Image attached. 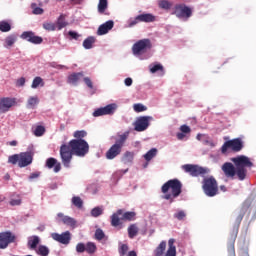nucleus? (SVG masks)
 Masks as SVG:
<instances>
[{
	"instance_id": "7",
	"label": "nucleus",
	"mask_w": 256,
	"mask_h": 256,
	"mask_svg": "<svg viewBox=\"0 0 256 256\" xmlns=\"http://www.w3.org/2000/svg\"><path fill=\"white\" fill-rule=\"evenodd\" d=\"M182 169L185 173H189L191 177H205V175H209V173H211L209 168L195 164H185L182 166Z\"/></svg>"
},
{
	"instance_id": "51",
	"label": "nucleus",
	"mask_w": 256,
	"mask_h": 256,
	"mask_svg": "<svg viewBox=\"0 0 256 256\" xmlns=\"http://www.w3.org/2000/svg\"><path fill=\"white\" fill-rule=\"evenodd\" d=\"M159 7H160V9H171V4L167 0H160Z\"/></svg>"
},
{
	"instance_id": "22",
	"label": "nucleus",
	"mask_w": 256,
	"mask_h": 256,
	"mask_svg": "<svg viewBox=\"0 0 256 256\" xmlns=\"http://www.w3.org/2000/svg\"><path fill=\"white\" fill-rule=\"evenodd\" d=\"M168 250L165 256H177V247H175V239L171 238L168 241Z\"/></svg>"
},
{
	"instance_id": "49",
	"label": "nucleus",
	"mask_w": 256,
	"mask_h": 256,
	"mask_svg": "<svg viewBox=\"0 0 256 256\" xmlns=\"http://www.w3.org/2000/svg\"><path fill=\"white\" fill-rule=\"evenodd\" d=\"M185 217H187V213H185V211L183 210H180L174 214V218L177 219L178 221H183Z\"/></svg>"
},
{
	"instance_id": "59",
	"label": "nucleus",
	"mask_w": 256,
	"mask_h": 256,
	"mask_svg": "<svg viewBox=\"0 0 256 256\" xmlns=\"http://www.w3.org/2000/svg\"><path fill=\"white\" fill-rule=\"evenodd\" d=\"M17 87H23L25 85V77H21L16 82Z\"/></svg>"
},
{
	"instance_id": "56",
	"label": "nucleus",
	"mask_w": 256,
	"mask_h": 256,
	"mask_svg": "<svg viewBox=\"0 0 256 256\" xmlns=\"http://www.w3.org/2000/svg\"><path fill=\"white\" fill-rule=\"evenodd\" d=\"M68 35L72 38L75 39L77 41V39H79V37H81V35H79V33L75 32V31H69Z\"/></svg>"
},
{
	"instance_id": "24",
	"label": "nucleus",
	"mask_w": 256,
	"mask_h": 256,
	"mask_svg": "<svg viewBox=\"0 0 256 256\" xmlns=\"http://www.w3.org/2000/svg\"><path fill=\"white\" fill-rule=\"evenodd\" d=\"M138 17L140 19V23H154V21H156L155 15L151 13H143L138 15Z\"/></svg>"
},
{
	"instance_id": "42",
	"label": "nucleus",
	"mask_w": 256,
	"mask_h": 256,
	"mask_svg": "<svg viewBox=\"0 0 256 256\" xmlns=\"http://www.w3.org/2000/svg\"><path fill=\"white\" fill-rule=\"evenodd\" d=\"M73 137L75 139H85V137H87V131L77 130V131L74 132Z\"/></svg>"
},
{
	"instance_id": "47",
	"label": "nucleus",
	"mask_w": 256,
	"mask_h": 256,
	"mask_svg": "<svg viewBox=\"0 0 256 256\" xmlns=\"http://www.w3.org/2000/svg\"><path fill=\"white\" fill-rule=\"evenodd\" d=\"M43 29L46 31H55L57 29V25L55 23L45 22L43 24Z\"/></svg>"
},
{
	"instance_id": "10",
	"label": "nucleus",
	"mask_w": 256,
	"mask_h": 256,
	"mask_svg": "<svg viewBox=\"0 0 256 256\" xmlns=\"http://www.w3.org/2000/svg\"><path fill=\"white\" fill-rule=\"evenodd\" d=\"M174 15L178 19H189L193 15V9L185 4H177L174 8Z\"/></svg>"
},
{
	"instance_id": "40",
	"label": "nucleus",
	"mask_w": 256,
	"mask_h": 256,
	"mask_svg": "<svg viewBox=\"0 0 256 256\" xmlns=\"http://www.w3.org/2000/svg\"><path fill=\"white\" fill-rule=\"evenodd\" d=\"M157 71H160L162 73V75H163L165 73L163 65L155 64V65L150 66V72L151 73H157Z\"/></svg>"
},
{
	"instance_id": "17",
	"label": "nucleus",
	"mask_w": 256,
	"mask_h": 256,
	"mask_svg": "<svg viewBox=\"0 0 256 256\" xmlns=\"http://www.w3.org/2000/svg\"><path fill=\"white\" fill-rule=\"evenodd\" d=\"M51 237L54 241L62 243V245H69L71 242V232L69 231L63 232L62 234L52 233Z\"/></svg>"
},
{
	"instance_id": "34",
	"label": "nucleus",
	"mask_w": 256,
	"mask_h": 256,
	"mask_svg": "<svg viewBox=\"0 0 256 256\" xmlns=\"http://www.w3.org/2000/svg\"><path fill=\"white\" fill-rule=\"evenodd\" d=\"M17 41L16 35H10L6 37L4 47H13L15 45V42Z\"/></svg>"
},
{
	"instance_id": "5",
	"label": "nucleus",
	"mask_w": 256,
	"mask_h": 256,
	"mask_svg": "<svg viewBox=\"0 0 256 256\" xmlns=\"http://www.w3.org/2000/svg\"><path fill=\"white\" fill-rule=\"evenodd\" d=\"M127 139H129V132L118 134L115 137V143L105 153L106 159L113 161V159L119 157V154L123 151V147H125V143H127Z\"/></svg>"
},
{
	"instance_id": "41",
	"label": "nucleus",
	"mask_w": 256,
	"mask_h": 256,
	"mask_svg": "<svg viewBox=\"0 0 256 256\" xmlns=\"http://www.w3.org/2000/svg\"><path fill=\"white\" fill-rule=\"evenodd\" d=\"M19 159H20V154L11 155L8 158V163H11V165H17L18 163V167H19Z\"/></svg>"
},
{
	"instance_id": "55",
	"label": "nucleus",
	"mask_w": 256,
	"mask_h": 256,
	"mask_svg": "<svg viewBox=\"0 0 256 256\" xmlns=\"http://www.w3.org/2000/svg\"><path fill=\"white\" fill-rule=\"evenodd\" d=\"M84 83H85V85H87V87L89 89H93V82L91 81V78L85 77L84 78Z\"/></svg>"
},
{
	"instance_id": "54",
	"label": "nucleus",
	"mask_w": 256,
	"mask_h": 256,
	"mask_svg": "<svg viewBox=\"0 0 256 256\" xmlns=\"http://www.w3.org/2000/svg\"><path fill=\"white\" fill-rule=\"evenodd\" d=\"M180 131L181 133H184L185 135H187L188 133H191V128L187 125H182L180 127Z\"/></svg>"
},
{
	"instance_id": "58",
	"label": "nucleus",
	"mask_w": 256,
	"mask_h": 256,
	"mask_svg": "<svg viewBox=\"0 0 256 256\" xmlns=\"http://www.w3.org/2000/svg\"><path fill=\"white\" fill-rule=\"evenodd\" d=\"M40 176H41V172H33L30 174L29 179L31 181L33 179H38V177H40Z\"/></svg>"
},
{
	"instance_id": "64",
	"label": "nucleus",
	"mask_w": 256,
	"mask_h": 256,
	"mask_svg": "<svg viewBox=\"0 0 256 256\" xmlns=\"http://www.w3.org/2000/svg\"><path fill=\"white\" fill-rule=\"evenodd\" d=\"M126 256H137V252L135 250L129 251Z\"/></svg>"
},
{
	"instance_id": "9",
	"label": "nucleus",
	"mask_w": 256,
	"mask_h": 256,
	"mask_svg": "<svg viewBox=\"0 0 256 256\" xmlns=\"http://www.w3.org/2000/svg\"><path fill=\"white\" fill-rule=\"evenodd\" d=\"M151 47H153V44L150 39H142L133 45L132 51L134 55H143V53H147Z\"/></svg>"
},
{
	"instance_id": "43",
	"label": "nucleus",
	"mask_w": 256,
	"mask_h": 256,
	"mask_svg": "<svg viewBox=\"0 0 256 256\" xmlns=\"http://www.w3.org/2000/svg\"><path fill=\"white\" fill-rule=\"evenodd\" d=\"M107 10V0H99L98 11L99 13H105Z\"/></svg>"
},
{
	"instance_id": "11",
	"label": "nucleus",
	"mask_w": 256,
	"mask_h": 256,
	"mask_svg": "<svg viewBox=\"0 0 256 256\" xmlns=\"http://www.w3.org/2000/svg\"><path fill=\"white\" fill-rule=\"evenodd\" d=\"M153 120L151 116H141L134 123V130L139 133L146 131L149 127V122Z\"/></svg>"
},
{
	"instance_id": "13",
	"label": "nucleus",
	"mask_w": 256,
	"mask_h": 256,
	"mask_svg": "<svg viewBox=\"0 0 256 256\" xmlns=\"http://www.w3.org/2000/svg\"><path fill=\"white\" fill-rule=\"evenodd\" d=\"M17 105V100L11 97L0 98V113H7L10 111L11 107Z\"/></svg>"
},
{
	"instance_id": "29",
	"label": "nucleus",
	"mask_w": 256,
	"mask_h": 256,
	"mask_svg": "<svg viewBox=\"0 0 256 256\" xmlns=\"http://www.w3.org/2000/svg\"><path fill=\"white\" fill-rule=\"evenodd\" d=\"M39 236H32L28 240V247L29 249H37V246L39 245Z\"/></svg>"
},
{
	"instance_id": "4",
	"label": "nucleus",
	"mask_w": 256,
	"mask_h": 256,
	"mask_svg": "<svg viewBox=\"0 0 256 256\" xmlns=\"http://www.w3.org/2000/svg\"><path fill=\"white\" fill-rule=\"evenodd\" d=\"M183 184L179 179H171L164 183L161 187L163 193L162 199L174 203L175 199L183 192Z\"/></svg>"
},
{
	"instance_id": "37",
	"label": "nucleus",
	"mask_w": 256,
	"mask_h": 256,
	"mask_svg": "<svg viewBox=\"0 0 256 256\" xmlns=\"http://www.w3.org/2000/svg\"><path fill=\"white\" fill-rule=\"evenodd\" d=\"M37 255L40 256H48L49 255V248L45 245H40L36 251Z\"/></svg>"
},
{
	"instance_id": "45",
	"label": "nucleus",
	"mask_w": 256,
	"mask_h": 256,
	"mask_svg": "<svg viewBox=\"0 0 256 256\" xmlns=\"http://www.w3.org/2000/svg\"><path fill=\"white\" fill-rule=\"evenodd\" d=\"M95 239L97 241H103L105 239V232L101 230V228L96 229L95 231Z\"/></svg>"
},
{
	"instance_id": "19",
	"label": "nucleus",
	"mask_w": 256,
	"mask_h": 256,
	"mask_svg": "<svg viewBox=\"0 0 256 256\" xmlns=\"http://www.w3.org/2000/svg\"><path fill=\"white\" fill-rule=\"evenodd\" d=\"M46 167L48 169H53L54 167V173H59V171H61V162H58L57 159L51 157L46 160Z\"/></svg>"
},
{
	"instance_id": "35",
	"label": "nucleus",
	"mask_w": 256,
	"mask_h": 256,
	"mask_svg": "<svg viewBox=\"0 0 256 256\" xmlns=\"http://www.w3.org/2000/svg\"><path fill=\"white\" fill-rule=\"evenodd\" d=\"M157 156V148L150 149L145 155L144 159L145 161H151L154 157Z\"/></svg>"
},
{
	"instance_id": "20",
	"label": "nucleus",
	"mask_w": 256,
	"mask_h": 256,
	"mask_svg": "<svg viewBox=\"0 0 256 256\" xmlns=\"http://www.w3.org/2000/svg\"><path fill=\"white\" fill-rule=\"evenodd\" d=\"M57 217L61 219L64 225H68L69 227H75L77 225V221H75V219L69 216H65L63 213H58Z\"/></svg>"
},
{
	"instance_id": "63",
	"label": "nucleus",
	"mask_w": 256,
	"mask_h": 256,
	"mask_svg": "<svg viewBox=\"0 0 256 256\" xmlns=\"http://www.w3.org/2000/svg\"><path fill=\"white\" fill-rule=\"evenodd\" d=\"M176 137H177V139H179V141H182V139H185V133H183V132H178V133L176 134Z\"/></svg>"
},
{
	"instance_id": "18",
	"label": "nucleus",
	"mask_w": 256,
	"mask_h": 256,
	"mask_svg": "<svg viewBox=\"0 0 256 256\" xmlns=\"http://www.w3.org/2000/svg\"><path fill=\"white\" fill-rule=\"evenodd\" d=\"M115 22L113 20H108L104 24H101L97 30V35H107L108 32L113 29Z\"/></svg>"
},
{
	"instance_id": "26",
	"label": "nucleus",
	"mask_w": 256,
	"mask_h": 256,
	"mask_svg": "<svg viewBox=\"0 0 256 256\" xmlns=\"http://www.w3.org/2000/svg\"><path fill=\"white\" fill-rule=\"evenodd\" d=\"M166 249H167V242L166 241L160 242V244L154 250V256H164Z\"/></svg>"
},
{
	"instance_id": "39",
	"label": "nucleus",
	"mask_w": 256,
	"mask_h": 256,
	"mask_svg": "<svg viewBox=\"0 0 256 256\" xmlns=\"http://www.w3.org/2000/svg\"><path fill=\"white\" fill-rule=\"evenodd\" d=\"M86 251L89 253V255H93L97 251V245L93 242H88L86 244Z\"/></svg>"
},
{
	"instance_id": "14",
	"label": "nucleus",
	"mask_w": 256,
	"mask_h": 256,
	"mask_svg": "<svg viewBox=\"0 0 256 256\" xmlns=\"http://www.w3.org/2000/svg\"><path fill=\"white\" fill-rule=\"evenodd\" d=\"M117 109V104H108L105 107L98 108L93 112V117H103V115H113Z\"/></svg>"
},
{
	"instance_id": "15",
	"label": "nucleus",
	"mask_w": 256,
	"mask_h": 256,
	"mask_svg": "<svg viewBox=\"0 0 256 256\" xmlns=\"http://www.w3.org/2000/svg\"><path fill=\"white\" fill-rule=\"evenodd\" d=\"M35 153L33 151H27L20 153V159H19V167H29L31 163H33V156Z\"/></svg>"
},
{
	"instance_id": "60",
	"label": "nucleus",
	"mask_w": 256,
	"mask_h": 256,
	"mask_svg": "<svg viewBox=\"0 0 256 256\" xmlns=\"http://www.w3.org/2000/svg\"><path fill=\"white\" fill-rule=\"evenodd\" d=\"M33 14L34 15H43V8H41V7L34 8Z\"/></svg>"
},
{
	"instance_id": "36",
	"label": "nucleus",
	"mask_w": 256,
	"mask_h": 256,
	"mask_svg": "<svg viewBox=\"0 0 256 256\" xmlns=\"http://www.w3.org/2000/svg\"><path fill=\"white\" fill-rule=\"evenodd\" d=\"M72 204L77 209H83V200L79 196L72 197Z\"/></svg>"
},
{
	"instance_id": "6",
	"label": "nucleus",
	"mask_w": 256,
	"mask_h": 256,
	"mask_svg": "<svg viewBox=\"0 0 256 256\" xmlns=\"http://www.w3.org/2000/svg\"><path fill=\"white\" fill-rule=\"evenodd\" d=\"M202 189L207 197L219 195V184L214 176L205 177L202 181Z\"/></svg>"
},
{
	"instance_id": "28",
	"label": "nucleus",
	"mask_w": 256,
	"mask_h": 256,
	"mask_svg": "<svg viewBox=\"0 0 256 256\" xmlns=\"http://www.w3.org/2000/svg\"><path fill=\"white\" fill-rule=\"evenodd\" d=\"M37 87H45V82L43 81V78H41L40 76H36L32 81L31 88L37 89Z\"/></svg>"
},
{
	"instance_id": "2",
	"label": "nucleus",
	"mask_w": 256,
	"mask_h": 256,
	"mask_svg": "<svg viewBox=\"0 0 256 256\" xmlns=\"http://www.w3.org/2000/svg\"><path fill=\"white\" fill-rule=\"evenodd\" d=\"M231 162H225L222 165V171L225 177L235 179V175L239 181H245L247 179V168L253 167L251 159L245 155H240L231 159ZM234 163V165H233Z\"/></svg>"
},
{
	"instance_id": "38",
	"label": "nucleus",
	"mask_w": 256,
	"mask_h": 256,
	"mask_svg": "<svg viewBox=\"0 0 256 256\" xmlns=\"http://www.w3.org/2000/svg\"><path fill=\"white\" fill-rule=\"evenodd\" d=\"M0 31H2V33H8V31H11V24H9L7 21H1Z\"/></svg>"
},
{
	"instance_id": "62",
	"label": "nucleus",
	"mask_w": 256,
	"mask_h": 256,
	"mask_svg": "<svg viewBox=\"0 0 256 256\" xmlns=\"http://www.w3.org/2000/svg\"><path fill=\"white\" fill-rule=\"evenodd\" d=\"M124 83H125L126 87H131V85H133V79H131V78H126V79L124 80Z\"/></svg>"
},
{
	"instance_id": "61",
	"label": "nucleus",
	"mask_w": 256,
	"mask_h": 256,
	"mask_svg": "<svg viewBox=\"0 0 256 256\" xmlns=\"http://www.w3.org/2000/svg\"><path fill=\"white\" fill-rule=\"evenodd\" d=\"M10 205H12V207H15L17 205H21V199H12L10 201Z\"/></svg>"
},
{
	"instance_id": "12",
	"label": "nucleus",
	"mask_w": 256,
	"mask_h": 256,
	"mask_svg": "<svg viewBox=\"0 0 256 256\" xmlns=\"http://www.w3.org/2000/svg\"><path fill=\"white\" fill-rule=\"evenodd\" d=\"M20 37L33 45H41V43H43V37L35 35V32L33 31H24Z\"/></svg>"
},
{
	"instance_id": "23",
	"label": "nucleus",
	"mask_w": 256,
	"mask_h": 256,
	"mask_svg": "<svg viewBox=\"0 0 256 256\" xmlns=\"http://www.w3.org/2000/svg\"><path fill=\"white\" fill-rule=\"evenodd\" d=\"M82 77L83 72L72 73L68 76V83H70V85H77V83L81 81Z\"/></svg>"
},
{
	"instance_id": "53",
	"label": "nucleus",
	"mask_w": 256,
	"mask_h": 256,
	"mask_svg": "<svg viewBox=\"0 0 256 256\" xmlns=\"http://www.w3.org/2000/svg\"><path fill=\"white\" fill-rule=\"evenodd\" d=\"M76 251H77V253H85L86 245H84L83 243H78L76 245Z\"/></svg>"
},
{
	"instance_id": "25",
	"label": "nucleus",
	"mask_w": 256,
	"mask_h": 256,
	"mask_svg": "<svg viewBox=\"0 0 256 256\" xmlns=\"http://www.w3.org/2000/svg\"><path fill=\"white\" fill-rule=\"evenodd\" d=\"M66 15L65 14H61L57 21H56V27L58 29V31H61V29H65V27H67V25H69V22L65 20Z\"/></svg>"
},
{
	"instance_id": "31",
	"label": "nucleus",
	"mask_w": 256,
	"mask_h": 256,
	"mask_svg": "<svg viewBox=\"0 0 256 256\" xmlns=\"http://www.w3.org/2000/svg\"><path fill=\"white\" fill-rule=\"evenodd\" d=\"M137 213L135 212H123L121 216V221H135Z\"/></svg>"
},
{
	"instance_id": "44",
	"label": "nucleus",
	"mask_w": 256,
	"mask_h": 256,
	"mask_svg": "<svg viewBox=\"0 0 256 256\" xmlns=\"http://www.w3.org/2000/svg\"><path fill=\"white\" fill-rule=\"evenodd\" d=\"M34 135L36 137H43V135H45V127L37 126L34 130Z\"/></svg>"
},
{
	"instance_id": "27",
	"label": "nucleus",
	"mask_w": 256,
	"mask_h": 256,
	"mask_svg": "<svg viewBox=\"0 0 256 256\" xmlns=\"http://www.w3.org/2000/svg\"><path fill=\"white\" fill-rule=\"evenodd\" d=\"M139 235V226L137 224H131L128 227V237L129 239H135Z\"/></svg>"
},
{
	"instance_id": "16",
	"label": "nucleus",
	"mask_w": 256,
	"mask_h": 256,
	"mask_svg": "<svg viewBox=\"0 0 256 256\" xmlns=\"http://www.w3.org/2000/svg\"><path fill=\"white\" fill-rule=\"evenodd\" d=\"M9 243H15V235L11 232L0 233V249H7Z\"/></svg>"
},
{
	"instance_id": "50",
	"label": "nucleus",
	"mask_w": 256,
	"mask_h": 256,
	"mask_svg": "<svg viewBox=\"0 0 256 256\" xmlns=\"http://www.w3.org/2000/svg\"><path fill=\"white\" fill-rule=\"evenodd\" d=\"M92 217H99L103 215V209L101 207H95L91 210Z\"/></svg>"
},
{
	"instance_id": "30",
	"label": "nucleus",
	"mask_w": 256,
	"mask_h": 256,
	"mask_svg": "<svg viewBox=\"0 0 256 256\" xmlns=\"http://www.w3.org/2000/svg\"><path fill=\"white\" fill-rule=\"evenodd\" d=\"M97 41L95 37L90 36L83 41L84 49H93V44Z\"/></svg>"
},
{
	"instance_id": "46",
	"label": "nucleus",
	"mask_w": 256,
	"mask_h": 256,
	"mask_svg": "<svg viewBox=\"0 0 256 256\" xmlns=\"http://www.w3.org/2000/svg\"><path fill=\"white\" fill-rule=\"evenodd\" d=\"M133 109L136 113H143V111H147V107L141 103L134 104Z\"/></svg>"
},
{
	"instance_id": "32",
	"label": "nucleus",
	"mask_w": 256,
	"mask_h": 256,
	"mask_svg": "<svg viewBox=\"0 0 256 256\" xmlns=\"http://www.w3.org/2000/svg\"><path fill=\"white\" fill-rule=\"evenodd\" d=\"M135 157V154L133 152L127 151L124 153L122 157L123 163H133V159Z\"/></svg>"
},
{
	"instance_id": "48",
	"label": "nucleus",
	"mask_w": 256,
	"mask_h": 256,
	"mask_svg": "<svg viewBox=\"0 0 256 256\" xmlns=\"http://www.w3.org/2000/svg\"><path fill=\"white\" fill-rule=\"evenodd\" d=\"M139 23H141L139 16H136L135 18H130L128 20V27H135V25H139Z\"/></svg>"
},
{
	"instance_id": "52",
	"label": "nucleus",
	"mask_w": 256,
	"mask_h": 256,
	"mask_svg": "<svg viewBox=\"0 0 256 256\" xmlns=\"http://www.w3.org/2000/svg\"><path fill=\"white\" fill-rule=\"evenodd\" d=\"M127 251H129V246L127 244H122L119 248V255L125 256L127 255Z\"/></svg>"
},
{
	"instance_id": "3",
	"label": "nucleus",
	"mask_w": 256,
	"mask_h": 256,
	"mask_svg": "<svg viewBox=\"0 0 256 256\" xmlns=\"http://www.w3.org/2000/svg\"><path fill=\"white\" fill-rule=\"evenodd\" d=\"M254 197L247 198L242 206L236 211V219L235 225L232 231L231 240L228 245V256H235V239H237V235L239 233V227L241 226V221H243V217L247 214L249 209H251V205H253Z\"/></svg>"
},
{
	"instance_id": "57",
	"label": "nucleus",
	"mask_w": 256,
	"mask_h": 256,
	"mask_svg": "<svg viewBox=\"0 0 256 256\" xmlns=\"http://www.w3.org/2000/svg\"><path fill=\"white\" fill-rule=\"evenodd\" d=\"M239 256H249V249L241 248L239 251Z\"/></svg>"
},
{
	"instance_id": "21",
	"label": "nucleus",
	"mask_w": 256,
	"mask_h": 256,
	"mask_svg": "<svg viewBox=\"0 0 256 256\" xmlns=\"http://www.w3.org/2000/svg\"><path fill=\"white\" fill-rule=\"evenodd\" d=\"M123 215V209L117 210L114 214L111 216V225L112 227H119L121 225V218L119 216Z\"/></svg>"
},
{
	"instance_id": "1",
	"label": "nucleus",
	"mask_w": 256,
	"mask_h": 256,
	"mask_svg": "<svg viewBox=\"0 0 256 256\" xmlns=\"http://www.w3.org/2000/svg\"><path fill=\"white\" fill-rule=\"evenodd\" d=\"M60 159L62 165L69 169L71 168V161H73V156L85 157L89 153V143L85 139H72L68 144H62L60 146Z\"/></svg>"
},
{
	"instance_id": "8",
	"label": "nucleus",
	"mask_w": 256,
	"mask_h": 256,
	"mask_svg": "<svg viewBox=\"0 0 256 256\" xmlns=\"http://www.w3.org/2000/svg\"><path fill=\"white\" fill-rule=\"evenodd\" d=\"M243 147V140H241V138H235L224 142L221 147V153L225 155L228 149H231L234 153H239V151H242Z\"/></svg>"
},
{
	"instance_id": "33",
	"label": "nucleus",
	"mask_w": 256,
	"mask_h": 256,
	"mask_svg": "<svg viewBox=\"0 0 256 256\" xmlns=\"http://www.w3.org/2000/svg\"><path fill=\"white\" fill-rule=\"evenodd\" d=\"M36 105H39V97L37 96L30 97L27 102V107L29 109H35Z\"/></svg>"
}]
</instances>
